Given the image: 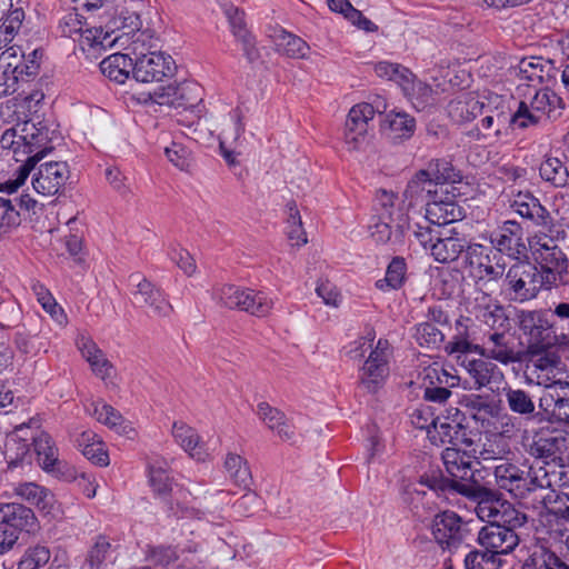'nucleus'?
Listing matches in <instances>:
<instances>
[{
	"label": "nucleus",
	"mask_w": 569,
	"mask_h": 569,
	"mask_svg": "<svg viewBox=\"0 0 569 569\" xmlns=\"http://www.w3.org/2000/svg\"><path fill=\"white\" fill-rule=\"evenodd\" d=\"M70 171L64 161H49L41 163L33 174L32 187L42 196H54L66 184Z\"/></svg>",
	"instance_id": "obj_14"
},
{
	"label": "nucleus",
	"mask_w": 569,
	"mask_h": 569,
	"mask_svg": "<svg viewBox=\"0 0 569 569\" xmlns=\"http://www.w3.org/2000/svg\"><path fill=\"white\" fill-rule=\"evenodd\" d=\"M490 239L500 252L508 256H519L526 250L522 243V228L513 220L505 221L498 230L491 233Z\"/></svg>",
	"instance_id": "obj_23"
},
{
	"label": "nucleus",
	"mask_w": 569,
	"mask_h": 569,
	"mask_svg": "<svg viewBox=\"0 0 569 569\" xmlns=\"http://www.w3.org/2000/svg\"><path fill=\"white\" fill-rule=\"evenodd\" d=\"M406 230H410V224L407 221L405 211L399 210L398 221L379 219L378 222L370 227V236L376 243L396 249L397 246L403 243Z\"/></svg>",
	"instance_id": "obj_20"
},
{
	"label": "nucleus",
	"mask_w": 569,
	"mask_h": 569,
	"mask_svg": "<svg viewBox=\"0 0 569 569\" xmlns=\"http://www.w3.org/2000/svg\"><path fill=\"white\" fill-rule=\"evenodd\" d=\"M375 113L373 107L366 102L349 110L343 131V142L348 151H360L368 143L369 123Z\"/></svg>",
	"instance_id": "obj_11"
},
{
	"label": "nucleus",
	"mask_w": 569,
	"mask_h": 569,
	"mask_svg": "<svg viewBox=\"0 0 569 569\" xmlns=\"http://www.w3.org/2000/svg\"><path fill=\"white\" fill-rule=\"evenodd\" d=\"M389 138L393 142L410 139L416 131V120L406 112L391 111L387 116Z\"/></svg>",
	"instance_id": "obj_43"
},
{
	"label": "nucleus",
	"mask_w": 569,
	"mask_h": 569,
	"mask_svg": "<svg viewBox=\"0 0 569 569\" xmlns=\"http://www.w3.org/2000/svg\"><path fill=\"white\" fill-rule=\"evenodd\" d=\"M129 281L134 288L131 291L134 306L148 309V312L156 317H169L171 315L172 306L166 299L163 292L147 278L139 273H132Z\"/></svg>",
	"instance_id": "obj_10"
},
{
	"label": "nucleus",
	"mask_w": 569,
	"mask_h": 569,
	"mask_svg": "<svg viewBox=\"0 0 569 569\" xmlns=\"http://www.w3.org/2000/svg\"><path fill=\"white\" fill-rule=\"evenodd\" d=\"M528 368H533L539 381H546L548 376L561 365L560 357L553 348L528 347Z\"/></svg>",
	"instance_id": "obj_31"
},
{
	"label": "nucleus",
	"mask_w": 569,
	"mask_h": 569,
	"mask_svg": "<svg viewBox=\"0 0 569 569\" xmlns=\"http://www.w3.org/2000/svg\"><path fill=\"white\" fill-rule=\"evenodd\" d=\"M517 91L522 97L519 107L512 113L513 126L519 129H526L530 126H537L542 117L549 113L559 98L547 88L528 87L519 84Z\"/></svg>",
	"instance_id": "obj_6"
},
{
	"label": "nucleus",
	"mask_w": 569,
	"mask_h": 569,
	"mask_svg": "<svg viewBox=\"0 0 569 569\" xmlns=\"http://www.w3.org/2000/svg\"><path fill=\"white\" fill-rule=\"evenodd\" d=\"M476 317L495 331H507L510 327L506 310L497 301L476 306Z\"/></svg>",
	"instance_id": "obj_41"
},
{
	"label": "nucleus",
	"mask_w": 569,
	"mask_h": 569,
	"mask_svg": "<svg viewBox=\"0 0 569 569\" xmlns=\"http://www.w3.org/2000/svg\"><path fill=\"white\" fill-rule=\"evenodd\" d=\"M92 415L96 419L108 426L111 429H114L119 433H128L127 426H122L124 420L119 411H117L113 407L107 403H97L94 405Z\"/></svg>",
	"instance_id": "obj_52"
},
{
	"label": "nucleus",
	"mask_w": 569,
	"mask_h": 569,
	"mask_svg": "<svg viewBox=\"0 0 569 569\" xmlns=\"http://www.w3.org/2000/svg\"><path fill=\"white\" fill-rule=\"evenodd\" d=\"M510 207L522 218L531 220L535 224L548 227L552 222L550 212L530 192H518Z\"/></svg>",
	"instance_id": "obj_25"
},
{
	"label": "nucleus",
	"mask_w": 569,
	"mask_h": 569,
	"mask_svg": "<svg viewBox=\"0 0 569 569\" xmlns=\"http://www.w3.org/2000/svg\"><path fill=\"white\" fill-rule=\"evenodd\" d=\"M440 188H438L429 174L425 170H419L408 182L405 191V201H408V207H412L419 202L432 200L438 198Z\"/></svg>",
	"instance_id": "obj_29"
},
{
	"label": "nucleus",
	"mask_w": 569,
	"mask_h": 569,
	"mask_svg": "<svg viewBox=\"0 0 569 569\" xmlns=\"http://www.w3.org/2000/svg\"><path fill=\"white\" fill-rule=\"evenodd\" d=\"M460 412L457 409L455 418L451 420L446 419V421L438 422L435 431L439 436L441 443H449L452 447L457 448V446H466L471 447L473 441L468 437V430L462 425L461 420H459Z\"/></svg>",
	"instance_id": "obj_33"
},
{
	"label": "nucleus",
	"mask_w": 569,
	"mask_h": 569,
	"mask_svg": "<svg viewBox=\"0 0 569 569\" xmlns=\"http://www.w3.org/2000/svg\"><path fill=\"white\" fill-rule=\"evenodd\" d=\"M230 121L224 124L219 137V146L221 150H224L226 146L234 148L240 147L243 142L242 136L244 133V123L242 121L241 111L236 109L230 113Z\"/></svg>",
	"instance_id": "obj_46"
},
{
	"label": "nucleus",
	"mask_w": 569,
	"mask_h": 569,
	"mask_svg": "<svg viewBox=\"0 0 569 569\" xmlns=\"http://www.w3.org/2000/svg\"><path fill=\"white\" fill-rule=\"evenodd\" d=\"M379 219L398 221V211L403 209L398 203V196L387 190H379L376 197Z\"/></svg>",
	"instance_id": "obj_56"
},
{
	"label": "nucleus",
	"mask_w": 569,
	"mask_h": 569,
	"mask_svg": "<svg viewBox=\"0 0 569 569\" xmlns=\"http://www.w3.org/2000/svg\"><path fill=\"white\" fill-rule=\"evenodd\" d=\"M529 337L530 341L528 347L553 348L558 340L555 331L545 317L541 319V323H537Z\"/></svg>",
	"instance_id": "obj_57"
},
{
	"label": "nucleus",
	"mask_w": 569,
	"mask_h": 569,
	"mask_svg": "<svg viewBox=\"0 0 569 569\" xmlns=\"http://www.w3.org/2000/svg\"><path fill=\"white\" fill-rule=\"evenodd\" d=\"M431 532L441 549L453 552L465 541L467 529L456 512L443 511L435 516Z\"/></svg>",
	"instance_id": "obj_12"
},
{
	"label": "nucleus",
	"mask_w": 569,
	"mask_h": 569,
	"mask_svg": "<svg viewBox=\"0 0 569 569\" xmlns=\"http://www.w3.org/2000/svg\"><path fill=\"white\" fill-rule=\"evenodd\" d=\"M510 124H513L512 114L503 109H491L481 119V127L486 131L485 137L500 138L507 133Z\"/></svg>",
	"instance_id": "obj_45"
},
{
	"label": "nucleus",
	"mask_w": 569,
	"mask_h": 569,
	"mask_svg": "<svg viewBox=\"0 0 569 569\" xmlns=\"http://www.w3.org/2000/svg\"><path fill=\"white\" fill-rule=\"evenodd\" d=\"M257 415L266 426L276 431L280 439L291 440L293 438V428L287 420L283 412L271 407L267 402H260L257 406Z\"/></svg>",
	"instance_id": "obj_39"
},
{
	"label": "nucleus",
	"mask_w": 569,
	"mask_h": 569,
	"mask_svg": "<svg viewBox=\"0 0 569 569\" xmlns=\"http://www.w3.org/2000/svg\"><path fill=\"white\" fill-rule=\"evenodd\" d=\"M521 569H569V565L549 549L540 548L523 561Z\"/></svg>",
	"instance_id": "obj_48"
},
{
	"label": "nucleus",
	"mask_w": 569,
	"mask_h": 569,
	"mask_svg": "<svg viewBox=\"0 0 569 569\" xmlns=\"http://www.w3.org/2000/svg\"><path fill=\"white\" fill-rule=\"evenodd\" d=\"M568 450L567 438L560 433H537L529 445L528 452L536 459L559 460Z\"/></svg>",
	"instance_id": "obj_21"
},
{
	"label": "nucleus",
	"mask_w": 569,
	"mask_h": 569,
	"mask_svg": "<svg viewBox=\"0 0 569 569\" xmlns=\"http://www.w3.org/2000/svg\"><path fill=\"white\" fill-rule=\"evenodd\" d=\"M0 522L9 526L8 529L14 531L34 532L38 529V520L34 512L17 502H8L7 506L0 510Z\"/></svg>",
	"instance_id": "obj_28"
},
{
	"label": "nucleus",
	"mask_w": 569,
	"mask_h": 569,
	"mask_svg": "<svg viewBox=\"0 0 569 569\" xmlns=\"http://www.w3.org/2000/svg\"><path fill=\"white\" fill-rule=\"evenodd\" d=\"M42 151H38L37 156H30L27 158L23 164L19 167L14 179H10L3 183H0V192L13 193L22 186L26 179L29 177L32 169L39 162Z\"/></svg>",
	"instance_id": "obj_55"
},
{
	"label": "nucleus",
	"mask_w": 569,
	"mask_h": 569,
	"mask_svg": "<svg viewBox=\"0 0 569 569\" xmlns=\"http://www.w3.org/2000/svg\"><path fill=\"white\" fill-rule=\"evenodd\" d=\"M470 452L476 459V465H482L486 468L489 463H500L511 453V450L509 443L501 436L495 435L472 448Z\"/></svg>",
	"instance_id": "obj_30"
},
{
	"label": "nucleus",
	"mask_w": 569,
	"mask_h": 569,
	"mask_svg": "<svg viewBox=\"0 0 569 569\" xmlns=\"http://www.w3.org/2000/svg\"><path fill=\"white\" fill-rule=\"evenodd\" d=\"M539 176L553 188L562 189L569 186V169L559 157L546 154L539 166Z\"/></svg>",
	"instance_id": "obj_34"
},
{
	"label": "nucleus",
	"mask_w": 569,
	"mask_h": 569,
	"mask_svg": "<svg viewBox=\"0 0 569 569\" xmlns=\"http://www.w3.org/2000/svg\"><path fill=\"white\" fill-rule=\"evenodd\" d=\"M493 476L499 488L512 493L516 498L532 508L531 468L528 472L509 461L508 457L493 467Z\"/></svg>",
	"instance_id": "obj_9"
},
{
	"label": "nucleus",
	"mask_w": 569,
	"mask_h": 569,
	"mask_svg": "<svg viewBox=\"0 0 569 569\" xmlns=\"http://www.w3.org/2000/svg\"><path fill=\"white\" fill-rule=\"evenodd\" d=\"M200 91V87L194 82H182L177 84V94L180 102L177 104V108L194 107L197 102L201 100Z\"/></svg>",
	"instance_id": "obj_61"
},
{
	"label": "nucleus",
	"mask_w": 569,
	"mask_h": 569,
	"mask_svg": "<svg viewBox=\"0 0 569 569\" xmlns=\"http://www.w3.org/2000/svg\"><path fill=\"white\" fill-rule=\"evenodd\" d=\"M273 41L277 51L289 58L303 59L310 50L309 44L305 40L286 30H279L274 34Z\"/></svg>",
	"instance_id": "obj_42"
},
{
	"label": "nucleus",
	"mask_w": 569,
	"mask_h": 569,
	"mask_svg": "<svg viewBox=\"0 0 569 569\" xmlns=\"http://www.w3.org/2000/svg\"><path fill=\"white\" fill-rule=\"evenodd\" d=\"M445 193L447 194L448 190L441 189L438 198L426 203V222L440 227L462 219V208L452 198L443 197Z\"/></svg>",
	"instance_id": "obj_19"
},
{
	"label": "nucleus",
	"mask_w": 569,
	"mask_h": 569,
	"mask_svg": "<svg viewBox=\"0 0 569 569\" xmlns=\"http://www.w3.org/2000/svg\"><path fill=\"white\" fill-rule=\"evenodd\" d=\"M485 104L471 94H462L450 101L448 113L456 122H469L482 113Z\"/></svg>",
	"instance_id": "obj_40"
},
{
	"label": "nucleus",
	"mask_w": 569,
	"mask_h": 569,
	"mask_svg": "<svg viewBox=\"0 0 569 569\" xmlns=\"http://www.w3.org/2000/svg\"><path fill=\"white\" fill-rule=\"evenodd\" d=\"M503 395L508 408L526 419H531L536 415V405L531 395L522 389L505 388Z\"/></svg>",
	"instance_id": "obj_44"
},
{
	"label": "nucleus",
	"mask_w": 569,
	"mask_h": 569,
	"mask_svg": "<svg viewBox=\"0 0 569 569\" xmlns=\"http://www.w3.org/2000/svg\"><path fill=\"white\" fill-rule=\"evenodd\" d=\"M472 457L462 452L459 448L448 447L442 453L441 458L447 472L452 479L443 477H421V483L426 485L432 490H453L460 495V486L473 485L483 486L480 482L481 470L475 468L470 458Z\"/></svg>",
	"instance_id": "obj_4"
},
{
	"label": "nucleus",
	"mask_w": 569,
	"mask_h": 569,
	"mask_svg": "<svg viewBox=\"0 0 569 569\" xmlns=\"http://www.w3.org/2000/svg\"><path fill=\"white\" fill-rule=\"evenodd\" d=\"M172 436L176 442L197 460H204L206 453L200 442L198 432L183 421H176L172 425Z\"/></svg>",
	"instance_id": "obj_38"
},
{
	"label": "nucleus",
	"mask_w": 569,
	"mask_h": 569,
	"mask_svg": "<svg viewBox=\"0 0 569 569\" xmlns=\"http://www.w3.org/2000/svg\"><path fill=\"white\" fill-rule=\"evenodd\" d=\"M552 71L553 68L550 61L536 57L522 59L515 70L516 76L520 81L519 84H522L523 88H535L542 84L552 77Z\"/></svg>",
	"instance_id": "obj_24"
},
{
	"label": "nucleus",
	"mask_w": 569,
	"mask_h": 569,
	"mask_svg": "<svg viewBox=\"0 0 569 569\" xmlns=\"http://www.w3.org/2000/svg\"><path fill=\"white\" fill-rule=\"evenodd\" d=\"M463 562L466 569H499L502 563L500 557L488 549L468 552Z\"/></svg>",
	"instance_id": "obj_51"
},
{
	"label": "nucleus",
	"mask_w": 569,
	"mask_h": 569,
	"mask_svg": "<svg viewBox=\"0 0 569 569\" xmlns=\"http://www.w3.org/2000/svg\"><path fill=\"white\" fill-rule=\"evenodd\" d=\"M530 251L547 289L567 283L569 261L553 238L547 234L536 236L530 241Z\"/></svg>",
	"instance_id": "obj_5"
},
{
	"label": "nucleus",
	"mask_w": 569,
	"mask_h": 569,
	"mask_svg": "<svg viewBox=\"0 0 569 569\" xmlns=\"http://www.w3.org/2000/svg\"><path fill=\"white\" fill-rule=\"evenodd\" d=\"M462 496L477 503L475 512L481 521L498 523L518 532L528 522V516L511 502L502 499L501 493L486 486H460Z\"/></svg>",
	"instance_id": "obj_2"
},
{
	"label": "nucleus",
	"mask_w": 569,
	"mask_h": 569,
	"mask_svg": "<svg viewBox=\"0 0 569 569\" xmlns=\"http://www.w3.org/2000/svg\"><path fill=\"white\" fill-rule=\"evenodd\" d=\"M224 468L236 485L244 489L250 487L252 482L251 472L247 461L241 456L228 453Z\"/></svg>",
	"instance_id": "obj_49"
},
{
	"label": "nucleus",
	"mask_w": 569,
	"mask_h": 569,
	"mask_svg": "<svg viewBox=\"0 0 569 569\" xmlns=\"http://www.w3.org/2000/svg\"><path fill=\"white\" fill-rule=\"evenodd\" d=\"M31 440L37 460L42 469L48 472H60L64 465L58 458V449L52 438L44 431L36 430L31 435Z\"/></svg>",
	"instance_id": "obj_27"
},
{
	"label": "nucleus",
	"mask_w": 569,
	"mask_h": 569,
	"mask_svg": "<svg viewBox=\"0 0 569 569\" xmlns=\"http://www.w3.org/2000/svg\"><path fill=\"white\" fill-rule=\"evenodd\" d=\"M18 127H20L19 139L22 142L23 152L30 157L37 156L38 151H42L39 158L40 161L51 150L47 147L50 141L48 127L42 121L34 122L32 120L19 123Z\"/></svg>",
	"instance_id": "obj_22"
},
{
	"label": "nucleus",
	"mask_w": 569,
	"mask_h": 569,
	"mask_svg": "<svg viewBox=\"0 0 569 569\" xmlns=\"http://www.w3.org/2000/svg\"><path fill=\"white\" fill-rule=\"evenodd\" d=\"M405 273H406L405 260L401 258H393L387 268L385 278L379 279L376 282V287L382 291L397 290L403 283Z\"/></svg>",
	"instance_id": "obj_50"
},
{
	"label": "nucleus",
	"mask_w": 569,
	"mask_h": 569,
	"mask_svg": "<svg viewBox=\"0 0 569 569\" xmlns=\"http://www.w3.org/2000/svg\"><path fill=\"white\" fill-rule=\"evenodd\" d=\"M465 368L473 379V388L476 390H480L492 382H498L503 377L497 365L490 362L488 359L468 360L465 363Z\"/></svg>",
	"instance_id": "obj_37"
},
{
	"label": "nucleus",
	"mask_w": 569,
	"mask_h": 569,
	"mask_svg": "<svg viewBox=\"0 0 569 569\" xmlns=\"http://www.w3.org/2000/svg\"><path fill=\"white\" fill-rule=\"evenodd\" d=\"M130 40L124 50L130 51L133 58V78L139 82L162 81L172 77L176 71V62L171 56L156 50L158 39L150 30H132Z\"/></svg>",
	"instance_id": "obj_1"
},
{
	"label": "nucleus",
	"mask_w": 569,
	"mask_h": 569,
	"mask_svg": "<svg viewBox=\"0 0 569 569\" xmlns=\"http://www.w3.org/2000/svg\"><path fill=\"white\" fill-rule=\"evenodd\" d=\"M532 508H542L557 503V489L569 486V465L565 457L559 460H548L541 466L531 467Z\"/></svg>",
	"instance_id": "obj_3"
},
{
	"label": "nucleus",
	"mask_w": 569,
	"mask_h": 569,
	"mask_svg": "<svg viewBox=\"0 0 569 569\" xmlns=\"http://www.w3.org/2000/svg\"><path fill=\"white\" fill-rule=\"evenodd\" d=\"M415 337L421 347L438 348L445 339L442 331L432 322L426 321L416 326Z\"/></svg>",
	"instance_id": "obj_53"
},
{
	"label": "nucleus",
	"mask_w": 569,
	"mask_h": 569,
	"mask_svg": "<svg viewBox=\"0 0 569 569\" xmlns=\"http://www.w3.org/2000/svg\"><path fill=\"white\" fill-rule=\"evenodd\" d=\"M405 94L411 100L417 110H423L433 101L431 87L416 79L411 84L406 86Z\"/></svg>",
	"instance_id": "obj_54"
},
{
	"label": "nucleus",
	"mask_w": 569,
	"mask_h": 569,
	"mask_svg": "<svg viewBox=\"0 0 569 569\" xmlns=\"http://www.w3.org/2000/svg\"><path fill=\"white\" fill-rule=\"evenodd\" d=\"M505 283L510 300L516 302L532 300L541 289H547L538 267L529 261L513 263L506 273Z\"/></svg>",
	"instance_id": "obj_7"
},
{
	"label": "nucleus",
	"mask_w": 569,
	"mask_h": 569,
	"mask_svg": "<svg viewBox=\"0 0 569 569\" xmlns=\"http://www.w3.org/2000/svg\"><path fill=\"white\" fill-rule=\"evenodd\" d=\"M101 72L118 83H124L130 72L133 74V58L128 53H113L100 62Z\"/></svg>",
	"instance_id": "obj_36"
},
{
	"label": "nucleus",
	"mask_w": 569,
	"mask_h": 569,
	"mask_svg": "<svg viewBox=\"0 0 569 569\" xmlns=\"http://www.w3.org/2000/svg\"><path fill=\"white\" fill-rule=\"evenodd\" d=\"M423 380L425 382L428 381L430 385L442 386V388L450 390L459 385L460 378L449 373L442 368H429Z\"/></svg>",
	"instance_id": "obj_63"
},
{
	"label": "nucleus",
	"mask_w": 569,
	"mask_h": 569,
	"mask_svg": "<svg viewBox=\"0 0 569 569\" xmlns=\"http://www.w3.org/2000/svg\"><path fill=\"white\" fill-rule=\"evenodd\" d=\"M104 177L108 184L112 188V190L119 193L120 196L126 197L131 193L128 179L118 167H107L104 170Z\"/></svg>",
	"instance_id": "obj_62"
},
{
	"label": "nucleus",
	"mask_w": 569,
	"mask_h": 569,
	"mask_svg": "<svg viewBox=\"0 0 569 569\" xmlns=\"http://www.w3.org/2000/svg\"><path fill=\"white\" fill-rule=\"evenodd\" d=\"M129 40V32L112 37V33L103 32L101 28L83 27L74 41L79 43L82 51H86L87 49L104 50L108 47L124 48Z\"/></svg>",
	"instance_id": "obj_26"
},
{
	"label": "nucleus",
	"mask_w": 569,
	"mask_h": 569,
	"mask_svg": "<svg viewBox=\"0 0 569 569\" xmlns=\"http://www.w3.org/2000/svg\"><path fill=\"white\" fill-rule=\"evenodd\" d=\"M478 542L497 557L508 555L518 547L520 537L512 529H507L498 523L487 522L478 533Z\"/></svg>",
	"instance_id": "obj_16"
},
{
	"label": "nucleus",
	"mask_w": 569,
	"mask_h": 569,
	"mask_svg": "<svg viewBox=\"0 0 569 569\" xmlns=\"http://www.w3.org/2000/svg\"><path fill=\"white\" fill-rule=\"evenodd\" d=\"M389 357V342L379 339L360 369V383L369 392H376L388 377Z\"/></svg>",
	"instance_id": "obj_13"
},
{
	"label": "nucleus",
	"mask_w": 569,
	"mask_h": 569,
	"mask_svg": "<svg viewBox=\"0 0 569 569\" xmlns=\"http://www.w3.org/2000/svg\"><path fill=\"white\" fill-rule=\"evenodd\" d=\"M221 303L229 309H238L256 317H266L273 308V300L263 291L224 284L219 291Z\"/></svg>",
	"instance_id": "obj_8"
},
{
	"label": "nucleus",
	"mask_w": 569,
	"mask_h": 569,
	"mask_svg": "<svg viewBox=\"0 0 569 569\" xmlns=\"http://www.w3.org/2000/svg\"><path fill=\"white\" fill-rule=\"evenodd\" d=\"M429 178L433 183L439 187L440 190L446 183H455L461 180V174L455 169L452 163L445 159H436L429 162L428 169H426Z\"/></svg>",
	"instance_id": "obj_47"
},
{
	"label": "nucleus",
	"mask_w": 569,
	"mask_h": 569,
	"mask_svg": "<svg viewBox=\"0 0 569 569\" xmlns=\"http://www.w3.org/2000/svg\"><path fill=\"white\" fill-rule=\"evenodd\" d=\"M150 485L156 495L162 498L168 506V513L174 517H184L189 512L188 508L182 506L180 501L173 505L172 499H168V496L173 493L178 498H186L189 493L183 491L181 488L173 482L168 471L161 467L150 468Z\"/></svg>",
	"instance_id": "obj_17"
},
{
	"label": "nucleus",
	"mask_w": 569,
	"mask_h": 569,
	"mask_svg": "<svg viewBox=\"0 0 569 569\" xmlns=\"http://www.w3.org/2000/svg\"><path fill=\"white\" fill-rule=\"evenodd\" d=\"M14 493L36 506L44 503L47 498L50 496L48 489L34 482L19 483L14 488Z\"/></svg>",
	"instance_id": "obj_59"
},
{
	"label": "nucleus",
	"mask_w": 569,
	"mask_h": 569,
	"mask_svg": "<svg viewBox=\"0 0 569 569\" xmlns=\"http://www.w3.org/2000/svg\"><path fill=\"white\" fill-rule=\"evenodd\" d=\"M553 401L552 415L553 417L563 422H569V398L560 396L558 392L549 393L540 399V406H549L548 400Z\"/></svg>",
	"instance_id": "obj_64"
},
{
	"label": "nucleus",
	"mask_w": 569,
	"mask_h": 569,
	"mask_svg": "<svg viewBox=\"0 0 569 569\" xmlns=\"http://www.w3.org/2000/svg\"><path fill=\"white\" fill-rule=\"evenodd\" d=\"M482 357L496 360L502 365H510L521 361V355L516 350L513 340L506 331L489 332L482 346H475Z\"/></svg>",
	"instance_id": "obj_15"
},
{
	"label": "nucleus",
	"mask_w": 569,
	"mask_h": 569,
	"mask_svg": "<svg viewBox=\"0 0 569 569\" xmlns=\"http://www.w3.org/2000/svg\"><path fill=\"white\" fill-rule=\"evenodd\" d=\"M50 551L44 546L29 548L18 563V569H38L48 563Z\"/></svg>",
	"instance_id": "obj_58"
},
{
	"label": "nucleus",
	"mask_w": 569,
	"mask_h": 569,
	"mask_svg": "<svg viewBox=\"0 0 569 569\" xmlns=\"http://www.w3.org/2000/svg\"><path fill=\"white\" fill-rule=\"evenodd\" d=\"M226 13L230 23L231 32L242 44L244 56L249 61H254L259 53L252 34L246 28L243 12L239 11L238 8H230Z\"/></svg>",
	"instance_id": "obj_35"
},
{
	"label": "nucleus",
	"mask_w": 569,
	"mask_h": 569,
	"mask_svg": "<svg viewBox=\"0 0 569 569\" xmlns=\"http://www.w3.org/2000/svg\"><path fill=\"white\" fill-rule=\"evenodd\" d=\"M77 345L82 357L90 365L92 372L106 386H116V369L97 343L90 338L81 337L78 339Z\"/></svg>",
	"instance_id": "obj_18"
},
{
	"label": "nucleus",
	"mask_w": 569,
	"mask_h": 569,
	"mask_svg": "<svg viewBox=\"0 0 569 569\" xmlns=\"http://www.w3.org/2000/svg\"><path fill=\"white\" fill-rule=\"evenodd\" d=\"M467 247V239L457 232L450 236L437 237L430 247V253L436 261L449 263L456 261Z\"/></svg>",
	"instance_id": "obj_32"
},
{
	"label": "nucleus",
	"mask_w": 569,
	"mask_h": 569,
	"mask_svg": "<svg viewBox=\"0 0 569 569\" xmlns=\"http://www.w3.org/2000/svg\"><path fill=\"white\" fill-rule=\"evenodd\" d=\"M505 268L498 263L492 264L490 258L482 263L479 262L478 266L471 270V274L480 281H495L500 279L503 276Z\"/></svg>",
	"instance_id": "obj_60"
}]
</instances>
